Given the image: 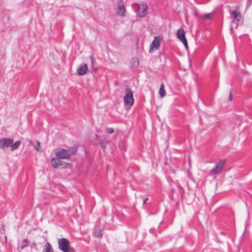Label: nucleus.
I'll return each instance as SVG.
<instances>
[{"instance_id": "1", "label": "nucleus", "mask_w": 252, "mask_h": 252, "mask_svg": "<svg viewBox=\"0 0 252 252\" xmlns=\"http://www.w3.org/2000/svg\"><path fill=\"white\" fill-rule=\"evenodd\" d=\"M225 163V160H220L209 171V174L211 175H213L214 178H216L218 175L220 174L222 172Z\"/></svg>"}, {"instance_id": "2", "label": "nucleus", "mask_w": 252, "mask_h": 252, "mask_svg": "<svg viewBox=\"0 0 252 252\" xmlns=\"http://www.w3.org/2000/svg\"><path fill=\"white\" fill-rule=\"evenodd\" d=\"M124 103L126 105L129 107L131 106L134 102L133 98V93L131 89L127 87L126 89V94L124 96Z\"/></svg>"}, {"instance_id": "3", "label": "nucleus", "mask_w": 252, "mask_h": 252, "mask_svg": "<svg viewBox=\"0 0 252 252\" xmlns=\"http://www.w3.org/2000/svg\"><path fill=\"white\" fill-rule=\"evenodd\" d=\"M59 248L63 252H75L71 248L69 241L63 238L59 240Z\"/></svg>"}, {"instance_id": "4", "label": "nucleus", "mask_w": 252, "mask_h": 252, "mask_svg": "<svg viewBox=\"0 0 252 252\" xmlns=\"http://www.w3.org/2000/svg\"><path fill=\"white\" fill-rule=\"evenodd\" d=\"M136 12L139 17L141 18L145 17L147 14V6L146 3L143 2L138 4Z\"/></svg>"}, {"instance_id": "5", "label": "nucleus", "mask_w": 252, "mask_h": 252, "mask_svg": "<svg viewBox=\"0 0 252 252\" xmlns=\"http://www.w3.org/2000/svg\"><path fill=\"white\" fill-rule=\"evenodd\" d=\"M177 38L184 44L186 49L188 48L187 40L185 37V32L183 28H180L177 32Z\"/></svg>"}, {"instance_id": "6", "label": "nucleus", "mask_w": 252, "mask_h": 252, "mask_svg": "<svg viewBox=\"0 0 252 252\" xmlns=\"http://www.w3.org/2000/svg\"><path fill=\"white\" fill-rule=\"evenodd\" d=\"M55 154L56 156L61 159H69L70 155L67 150L64 149L58 148L56 150Z\"/></svg>"}, {"instance_id": "7", "label": "nucleus", "mask_w": 252, "mask_h": 252, "mask_svg": "<svg viewBox=\"0 0 252 252\" xmlns=\"http://www.w3.org/2000/svg\"><path fill=\"white\" fill-rule=\"evenodd\" d=\"M231 15L233 17L232 23L236 25L237 27L240 23L242 19L241 13L237 10H234L232 12Z\"/></svg>"}, {"instance_id": "8", "label": "nucleus", "mask_w": 252, "mask_h": 252, "mask_svg": "<svg viewBox=\"0 0 252 252\" xmlns=\"http://www.w3.org/2000/svg\"><path fill=\"white\" fill-rule=\"evenodd\" d=\"M161 38L160 36H156L154 38L152 44L150 45V52L151 53L154 50H158L160 45Z\"/></svg>"}, {"instance_id": "9", "label": "nucleus", "mask_w": 252, "mask_h": 252, "mask_svg": "<svg viewBox=\"0 0 252 252\" xmlns=\"http://www.w3.org/2000/svg\"><path fill=\"white\" fill-rule=\"evenodd\" d=\"M52 165L53 167L57 168L60 166H63V167H66L67 163L64 162L59 159V158H53L51 160Z\"/></svg>"}, {"instance_id": "10", "label": "nucleus", "mask_w": 252, "mask_h": 252, "mask_svg": "<svg viewBox=\"0 0 252 252\" xmlns=\"http://www.w3.org/2000/svg\"><path fill=\"white\" fill-rule=\"evenodd\" d=\"M11 138H2L0 140V148L4 149L9 147L13 143Z\"/></svg>"}, {"instance_id": "11", "label": "nucleus", "mask_w": 252, "mask_h": 252, "mask_svg": "<svg viewBox=\"0 0 252 252\" xmlns=\"http://www.w3.org/2000/svg\"><path fill=\"white\" fill-rule=\"evenodd\" d=\"M88 70L87 64H84L77 69V72L79 75H84L87 73Z\"/></svg>"}, {"instance_id": "12", "label": "nucleus", "mask_w": 252, "mask_h": 252, "mask_svg": "<svg viewBox=\"0 0 252 252\" xmlns=\"http://www.w3.org/2000/svg\"><path fill=\"white\" fill-rule=\"evenodd\" d=\"M126 12V9L123 4H119L118 7L117 14L121 16H124Z\"/></svg>"}, {"instance_id": "13", "label": "nucleus", "mask_w": 252, "mask_h": 252, "mask_svg": "<svg viewBox=\"0 0 252 252\" xmlns=\"http://www.w3.org/2000/svg\"><path fill=\"white\" fill-rule=\"evenodd\" d=\"M103 234V233L99 226H95L94 227V236H101Z\"/></svg>"}, {"instance_id": "14", "label": "nucleus", "mask_w": 252, "mask_h": 252, "mask_svg": "<svg viewBox=\"0 0 252 252\" xmlns=\"http://www.w3.org/2000/svg\"><path fill=\"white\" fill-rule=\"evenodd\" d=\"M42 252H54V251L51 245L47 243L44 246Z\"/></svg>"}, {"instance_id": "15", "label": "nucleus", "mask_w": 252, "mask_h": 252, "mask_svg": "<svg viewBox=\"0 0 252 252\" xmlns=\"http://www.w3.org/2000/svg\"><path fill=\"white\" fill-rule=\"evenodd\" d=\"M159 94L160 95L161 97H164L165 96L166 94V92L164 89V86L163 83H162L160 85V87L159 88Z\"/></svg>"}, {"instance_id": "16", "label": "nucleus", "mask_w": 252, "mask_h": 252, "mask_svg": "<svg viewBox=\"0 0 252 252\" xmlns=\"http://www.w3.org/2000/svg\"><path fill=\"white\" fill-rule=\"evenodd\" d=\"M20 144L21 142L20 141H16L14 144L11 145V150L13 151L17 149L19 147Z\"/></svg>"}, {"instance_id": "17", "label": "nucleus", "mask_w": 252, "mask_h": 252, "mask_svg": "<svg viewBox=\"0 0 252 252\" xmlns=\"http://www.w3.org/2000/svg\"><path fill=\"white\" fill-rule=\"evenodd\" d=\"M28 245V240L26 239H24L21 243V248L23 249L24 247L27 246Z\"/></svg>"}, {"instance_id": "18", "label": "nucleus", "mask_w": 252, "mask_h": 252, "mask_svg": "<svg viewBox=\"0 0 252 252\" xmlns=\"http://www.w3.org/2000/svg\"><path fill=\"white\" fill-rule=\"evenodd\" d=\"M212 15L213 13H209L204 15L203 18L205 19H210L211 18Z\"/></svg>"}, {"instance_id": "19", "label": "nucleus", "mask_w": 252, "mask_h": 252, "mask_svg": "<svg viewBox=\"0 0 252 252\" xmlns=\"http://www.w3.org/2000/svg\"><path fill=\"white\" fill-rule=\"evenodd\" d=\"M106 132L108 134H112L114 132V129L113 128H106Z\"/></svg>"}, {"instance_id": "20", "label": "nucleus", "mask_w": 252, "mask_h": 252, "mask_svg": "<svg viewBox=\"0 0 252 252\" xmlns=\"http://www.w3.org/2000/svg\"><path fill=\"white\" fill-rule=\"evenodd\" d=\"M40 148V143L39 142H37V145L35 146L36 151H38Z\"/></svg>"}, {"instance_id": "21", "label": "nucleus", "mask_w": 252, "mask_h": 252, "mask_svg": "<svg viewBox=\"0 0 252 252\" xmlns=\"http://www.w3.org/2000/svg\"><path fill=\"white\" fill-rule=\"evenodd\" d=\"M233 99V94H232V91H231L229 94V98H228V99L230 101H232Z\"/></svg>"}, {"instance_id": "22", "label": "nucleus", "mask_w": 252, "mask_h": 252, "mask_svg": "<svg viewBox=\"0 0 252 252\" xmlns=\"http://www.w3.org/2000/svg\"><path fill=\"white\" fill-rule=\"evenodd\" d=\"M252 3V0H247V7H249Z\"/></svg>"}, {"instance_id": "23", "label": "nucleus", "mask_w": 252, "mask_h": 252, "mask_svg": "<svg viewBox=\"0 0 252 252\" xmlns=\"http://www.w3.org/2000/svg\"><path fill=\"white\" fill-rule=\"evenodd\" d=\"M148 200V198L147 197L145 198V199H144L143 200V203L144 204H146V202Z\"/></svg>"}, {"instance_id": "24", "label": "nucleus", "mask_w": 252, "mask_h": 252, "mask_svg": "<svg viewBox=\"0 0 252 252\" xmlns=\"http://www.w3.org/2000/svg\"><path fill=\"white\" fill-rule=\"evenodd\" d=\"M236 8L238 10H239V7H236Z\"/></svg>"}]
</instances>
